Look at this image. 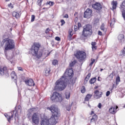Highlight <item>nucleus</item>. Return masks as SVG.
<instances>
[{
	"instance_id": "nucleus-1",
	"label": "nucleus",
	"mask_w": 125,
	"mask_h": 125,
	"mask_svg": "<svg viewBox=\"0 0 125 125\" xmlns=\"http://www.w3.org/2000/svg\"><path fill=\"white\" fill-rule=\"evenodd\" d=\"M42 45L39 42H34L31 46L30 52L33 56H36L38 59L41 57L46 58L47 56H49L50 52L48 53V51L45 50H40Z\"/></svg>"
},
{
	"instance_id": "nucleus-2",
	"label": "nucleus",
	"mask_w": 125,
	"mask_h": 125,
	"mask_svg": "<svg viewBox=\"0 0 125 125\" xmlns=\"http://www.w3.org/2000/svg\"><path fill=\"white\" fill-rule=\"evenodd\" d=\"M67 81H68V79L65 76H62L55 82V86L53 90H56V91L64 90L67 87Z\"/></svg>"
},
{
	"instance_id": "nucleus-3",
	"label": "nucleus",
	"mask_w": 125,
	"mask_h": 125,
	"mask_svg": "<svg viewBox=\"0 0 125 125\" xmlns=\"http://www.w3.org/2000/svg\"><path fill=\"white\" fill-rule=\"evenodd\" d=\"M92 33H93V31H92V25L87 24L83 27L82 34L80 38L82 40H86L87 37H90L92 35Z\"/></svg>"
},
{
	"instance_id": "nucleus-4",
	"label": "nucleus",
	"mask_w": 125,
	"mask_h": 125,
	"mask_svg": "<svg viewBox=\"0 0 125 125\" xmlns=\"http://www.w3.org/2000/svg\"><path fill=\"white\" fill-rule=\"evenodd\" d=\"M4 45V52L6 56V51L7 50H11V49H14L15 48V42L12 39L9 38H5L3 39Z\"/></svg>"
},
{
	"instance_id": "nucleus-5",
	"label": "nucleus",
	"mask_w": 125,
	"mask_h": 125,
	"mask_svg": "<svg viewBox=\"0 0 125 125\" xmlns=\"http://www.w3.org/2000/svg\"><path fill=\"white\" fill-rule=\"evenodd\" d=\"M74 56L79 60V62H83L86 58V53L83 51H78L74 54Z\"/></svg>"
},
{
	"instance_id": "nucleus-6",
	"label": "nucleus",
	"mask_w": 125,
	"mask_h": 125,
	"mask_svg": "<svg viewBox=\"0 0 125 125\" xmlns=\"http://www.w3.org/2000/svg\"><path fill=\"white\" fill-rule=\"evenodd\" d=\"M47 110H49L52 113V117L57 118L60 116V113L58 111V109L55 108L54 105H51L50 107H47Z\"/></svg>"
},
{
	"instance_id": "nucleus-7",
	"label": "nucleus",
	"mask_w": 125,
	"mask_h": 125,
	"mask_svg": "<svg viewBox=\"0 0 125 125\" xmlns=\"http://www.w3.org/2000/svg\"><path fill=\"white\" fill-rule=\"evenodd\" d=\"M0 74L1 76H4L5 78L9 77V72L6 66L0 67Z\"/></svg>"
},
{
	"instance_id": "nucleus-8",
	"label": "nucleus",
	"mask_w": 125,
	"mask_h": 125,
	"mask_svg": "<svg viewBox=\"0 0 125 125\" xmlns=\"http://www.w3.org/2000/svg\"><path fill=\"white\" fill-rule=\"evenodd\" d=\"M51 100L53 102H62L63 98H62L61 94H53L51 96Z\"/></svg>"
},
{
	"instance_id": "nucleus-9",
	"label": "nucleus",
	"mask_w": 125,
	"mask_h": 125,
	"mask_svg": "<svg viewBox=\"0 0 125 125\" xmlns=\"http://www.w3.org/2000/svg\"><path fill=\"white\" fill-rule=\"evenodd\" d=\"M32 121L33 124L35 125H39L40 123V118H39V115L36 113H34L32 116Z\"/></svg>"
},
{
	"instance_id": "nucleus-10",
	"label": "nucleus",
	"mask_w": 125,
	"mask_h": 125,
	"mask_svg": "<svg viewBox=\"0 0 125 125\" xmlns=\"http://www.w3.org/2000/svg\"><path fill=\"white\" fill-rule=\"evenodd\" d=\"M92 16V10L87 8L84 12L83 17L84 18H87V19L90 18Z\"/></svg>"
},
{
	"instance_id": "nucleus-11",
	"label": "nucleus",
	"mask_w": 125,
	"mask_h": 125,
	"mask_svg": "<svg viewBox=\"0 0 125 125\" xmlns=\"http://www.w3.org/2000/svg\"><path fill=\"white\" fill-rule=\"evenodd\" d=\"M92 8L95 9L96 10H101L102 9V5L99 2H96L95 4L92 5Z\"/></svg>"
},
{
	"instance_id": "nucleus-12",
	"label": "nucleus",
	"mask_w": 125,
	"mask_h": 125,
	"mask_svg": "<svg viewBox=\"0 0 125 125\" xmlns=\"http://www.w3.org/2000/svg\"><path fill=\"white\" fill-rule=\"evenodd\" d=\"M24 83L26 84H27V85H28L29 86H34V85H35V83H34V80H33V79H30L26 80L24 81Z\"/></svg>"
},
{
	"instance_id": "nucleus-13",
	"label": "nucleus",
	"mask_w": 125,
	"mask_h": 125,
	"mask_svg": "<svg viewBox=\"0 0 125 125\" xmlns=\"http://www.w3.org/2000/svg\"><path fill=\"white\" fill-rule=\"evenodd\" d=\"M48 121L49 125H56V120H55V117L53 116H51V117L49 119L47 120Z\"/></svg>"
},
{
	"instance_id": "nucleus-14",
	"label": "nucleus",
	"mask_w": 125,
	"mask_h": 125,
	"mask_svg": "<svg viewBox=\"0 0 125 125\" xmlns=\"http://www.w3.org/2000/svg\"><path fill=\"white\" fill-rule=\"evenodd\" d=\"M14 112H15V110H14L11 112V116L8 114H4L5 117L6 118V119H7V120L9 122V123H10V121H11V120H13V114Z\"/></svg>"
},
{
	"instance_id": "nucleus-15",
	"label": "nucleus",
	"mask_w": 125,
	"mask_h": 125,
	"mask_svg": "<svg viewBox=\"0 0 125 125\" xmlns=\"http://www.w3.org/2000/svg\"><path fill=\"white\" fill-rule=\"evenodd\" d=\"M118 108L119 107H118V106L111 107L109 109V113H111V114H115L117 112V109H118Z\"/></svg>"
},
{
	"instance_id": "nucleus-16",
	"label": "nucleus",
	"mask_w": 125,
	"mask_h": 125,
	"mask_svg": "<svg viewBox=\"0 0 125 125\" xmlns=\"http://www.w3.org/2000/svg\"><path fill=\"white\" fill-rule=\"evenodd\" d=\"M67 76V77H69V79H72V78H73V76H74V71H73V69H70L68 70Z\"/></svg>"
},
{
	"instance_id": "nucleus-17",
	"label": "nucleus",
	"mask_w": 125,
	"mask_h": 125,
	"mask_svg": "<svg viewBox=\"0 0 125 125\" xmlns=\"http://www.w3.org/2000/svg\"><path fill=\"white\" fill-rule=\"evenodd\" d=\"M111 5H112V10L114 11L117 9V7L118 6V1H112L111 2Z\"/></svg>"
},
{
	"instance_id": "nucleus-18",
	"label": "nucleus",
	"mask_w": 125,
	"mask_h": 125,
	"mask_svg": "<svg viewBox=\"0 0 125 125\" xmlns=\"http://www.w3.org/2000/svg\"><path fill=\"white\" fill-rule=\"evenodd\" d=\"M118 40L119 42H125V36L124 34H120L118 36Z\"/></svg>"
},
{
	"instance_id": "nucleus-19",
	"label": "nucleus",
	"mask_w": 125,
	"mask_h": 125,
	"mask_svg": "<svg viewBox=\"0 0 125 125\" xmlns=\"http://www.w3.org/2000/svg\"><path fill=\"white\" fill-rule=\"evenodd\" d=\"M11 77L12 79H15V83H17V81H16V79H17V75H16V74L15 73V71H12L11 73Z\"/></svg>"
},
{
	"instance_id": "nucleus-20",
	"label": "nucleus",
	"mask_w": 125,
	"mask_h": 125,
	"mask_svg": "<svg viewBox=\"0 0 125 125\" xmlns=\"http://www.w3.org/2000/svg\"><path fill=\"white\" fill-rule=\"evenodd\" d=\"M12 15L13 17H15V18H16L17 19H18V18H20V14H19V13H18L17 12H13L12 13Z\"/></svg>"
},
{
	"instance_id": "nucleus-21",
	"label": "nucleus",
	"mask_w": 125,
	"mask_h": 125,
	"mask_svg": "<svg viewBox=\"0 0 125 125\" xmlns=\"http://www.w3.org/2000/svg\"><path fill=\"white\" fill-rule=\"evenodd\" d=\"M41 125H49L48 120L47 119H44L41 122Z\"/></svg>"
},
{
	"instance_id": "nucleus-22",
	"label": "nucleus",
	"mask_w": 125,
	"mask_h": 125,
	"mask_svg": "<svg viewBox=\"0 0 125 125\" xmlns=\"http://www.w3.org/2000/svg\"><path fill=\"white\" fill-rule=\"evenodd\" d=\"M97 80L96 77L92 78L89 80V83L90 84H93L96 82Z\"/></svg>"
},
{
	"instance_id": "nucleus-23",
	"label": "nucleus",
	"mask_w": 125,
	"mask_h": 125,
	"mask_svg": "<svg viewBox=\"0 0 125 125\" xmlns=\"http://www.w3.org/2000/svg\"><path fill=\"white\" fill-rule=\"evenodd\" d=\"M21 106H18V109L17 111H16V114H15V117H17V114H18V113H20V114H21Z\"/></svg>"
},
{
	"instance_id": "nucleus-24",
	"label": "nucleus",
	"mask_w": 125,
	"mask_h": 125,
	"mask_svg": "<svg viewBox=\"0 0 125 125\" xmlns=\"http://www.w3.org/2000/svg\"><path fill=\"white\" fill-rule=\"evenodd\" d=\"M76 63H78V61L77 60L73 61L69 64V67H74V66L76 65Z\"/></svg>"
},
{
	"instance_id": "nucleus-25",
	"label": "nucleus",
	"mask_w": 125,
	"mask_h": 125,
	"mask_svg": "<svg viewBox=\"0 0 125 125\" xmlns=\"http://www.w3.org/2000/svg\"><path fill=\"white\" fill-rule=\"evenodd\" d=\"M73 102L69 104V105L68 106H67L66 107L67 111H70V110H71V108L72 106L73 105Z\"/></svg>"
},
{
	"instance_id": "nucleus-26",
	"label": "nucleus",
	"mask_w": 125,
	"mask_h": 125,
	"mask_svg": "<svg viewBox=\"0 0 125 125\" xmlns=\"http://www.w3.org/2000/svg\"><path fill=\"white\" fill-rule=\"evenodd\" d=\"M45 75L46 76V77H48V76H49V75L50 74V68L47 69L45 70Z\"/></svg>"
},
{
	"instance_id": "nucleus-27",
	"label": "nucleus",
	"mask_w": 125,
	"mask_h": 125,
	"mask_svg": "<svg viewBox=\"0 0 125 125\" xmlns=\"http://www.w3.org/2000/svg\"><path fill=\"white\" fill-rule=\"evenodd\" d=\"M92 95L87 94L85 98V101H88L90 98H91Z\"/></svg>"
},
{
	"instance_id": "nucleus-28",
	"label": "nucleus",
	"mask_w": 125,
	"mask_h": 125,
	"mask_svg": "<svg viewBox=\"0 0 125 125\" xmlns=\"http://www.w3.org/2000/svg\"><path fill=\"white\" fill-rule=\"evenodd\" d=\"M48 4L50 6H53V5H54V2L51 1H47L46 3V5H48Z\"/></svg>"
},
{
	"instance_id": "nucleus-29",
	"label": "nucleus",
	"mask_w": 125,
	"mask_h": 125,
	"mask_svg": "<svg viewBox=\"0 0 125 125\" xmlns=\"http://www.w3.org/2000/svg\"><path fill=\"white\" fill-rule=\"evenodd\" d=\"M100 19L98 18H97L94 20V24L97 25L99 23Z\"/></svg>"
},
{
	"instance_id": "nucleus-30",
	"label": "nucleus",
	"mask_w": 125,
	"mask_h": 125,
	"mask_svg": "<svg viewBox=\"0 0 125 125\" xmlns=\"http://www.w3.org/2000/svg\"><path fill=\"white\" fill-rule=\"evenodd\" d=\"M100 29L102 31H103V32H106V30L105 29V24L104 23H102L101 25Z\"/></svg>"
},
{
	"instance_id": "nucleus-31",
	"label": "nucleus",
	"mask_w": 125,
	"mask_h": 125,
	"mask_svg": "<svg viewBox=\"0 0 125 125\" xmlns=\"http://www.w3.org/2000/svg\"><path fill=\"white\" fill-rule=\"evenodd\" d=\"M91 76V74L90 73L88 74L86 77L85 78V81H86V82H88V80H89V78H90Z\"/></svg>"
},
{
	"instance_id": "nucleus-32",
	"label": "nucleus",
	"mask_w": 125,
	"mask_h": 125,
	"mask_svg": "<svg viewBox=\"0 0 125 125\" xmlns=\"http://www.w3.org/2000/svg\"><path fill=\"white\" fill-rule=\"evenodd\" d=\"M43 0H38L37 1V5H39V6H42V2Z\"/></svg>"
},
{
	"instance_id": "nucleus-33",
	"label": "nucleus",
	"mask_w": 125,
	"mask_h": 125,
	"mask_svg": "<svg viewBox=\"0 0 125 125\" xmlns=\"http://www.w3.org/2000/svg\"><path fill=\"white\" fill-rule=\"evenodd\" d=\"M102 96H101V94H100V95L95 94L94 95V98H95V99H99V98L102 97Z\"/></svg>"
},
{
	"instance_id": "nucleus-34",
	"label": "nucleus",
	"mask_w": 125,
	"mask_h": 125,
	"mask_svg": "<svg viewBox=\"0 0 125 125\" xmlns=\"http://www.w3.org/2000/svg\"><path fill=\"white\" fill-rule=\"evenodd\" d=\"M52 64L54 66H55L56 65H58V61L57 60H53L52 62Z\"/></svg>"
},
{
	"instance_id": "nucleus-35",
	"label": "nucleus",
	"mask_w": 125,
	"mask_h": 125,
	"mask_svg": "<svg viewBox=\"0 0 125 125\" xmlns=\"http://www.w3.org/2000/svg\"><path fill=\"white\" fill-rule=\"evenodd\" d=\"M121 82V79L120 78V76H118L116 79V83L118 84L119 83Z\"/></svg>"
},
{
	"instance_id": "nucleus-36",
	"label": "nucleus",
	"mask_w": 125,
	"mask_h": 125,
	"mask_svg": "<svg viewBox=\"0 0 125 125\" xmlns=\"http://www.w3.org/2000/svg\"><path fill=\"white\" fill-rule=\"evenodd\" d=\"M91 62L89 64V66H92V65L93 64V63H94V62H95V59H91Z\"/></svg>"
},
{
	"instance_id": "nucleus-37",
	"label": "nucleus",
	"mask_w": 125,
	"mask_h": 125,
	"mask_svg": "<svg viewBox=\"0 0 125 125\" xmlns=\"http://www.w3.org/2000/svg\"><path fill=\"white\" fill-rule=\"evenodd\" d=\"M76 80H77V77L73 78L71 81V83H76Z\"/></svg>"
},
{
	"instance_id": "nucleus-38",
	"label": "nucleus",
	"mask_w": 125,
	"mask_h": 125,
	"mask_svg": "<svg viewBox=\"0 0 125 125\" xmlns=\"http://www.w3.org/2000/svg\"><path fill=\"white\" fill-rule=\"evenodd\" d=\"M8 7H9L10 8H11V9H12V8H14V6H13V5L12 4V3H10V4H8Z\"/></svg>"
},
{
	"instance_id": "nucleus-39",
	"label": "nucleus",
	"mask_w": 125,
	"mask_h": 125,
	"mask_svg": "<svg viewBox=\"0 0 125 125\" xmlns=\"http://www.w3.org/2000/svg\"><path fill=\"white\" fill-rule=\"evenodd\" d=\"M68 33H69L68 38H69V39H71L72 37H73V34H72V31H69Z\"/></svg>"
},
{
	"instance_id": "nucleus-40",
	"label": "nucleus",
	"mask_w": 125,
	"mask_h": 125,
	"mask_svg": "<svg viewBox=\"0 0 125 125\" xmlns=\"http://www.w3.org/2000/svg\"><path fill=\"white\" fill-rule=\"evenodd\" d=\"M109 78H110L111 80H113V78H114V72H112L109 75Z\"/></svg>"
},
{
	"instance_id": "nucleus-41",
	"label": "nucleus",
	"mask_w": 125,
	"mask_h": 125,
	"mask_svg": "<svg viewBox=\"0 0 125 125\" xmlns=\"http://www.w3.org/2000/svg\"><path fill=\"white\" fill-rule=\"evenodd\" d=\"M85 92V88L84 87V86H83L81 89V92L82 93H84Z\"/></svg>"
},
{
	"instance_id": "nucleus-42",
	"label": "nucleus",
	"mask_w": 125,
	"mask_h": 125,
	"mask_svg": "<svg viewBox=\"0 0 125 125\" xmlns=\"http://www.w3.org/2000/svg\"><path fill=\"white\" fill-rule=\"evenodd\" d=\"M97 115L96 114H95L93 116L92 118L93 120H94L95 121H97Z\"/></svg>"
},
{
	"instance_id": "nucleus-43",
	"label": "nucleus",
	"mask_w": 125,
	"mask_h": 125,
	"mask_svg": "<svg viewBox=\"0 0 125 125\" xmlns=\"http://www.w3.org/2000/svg\"><path fill=\"white\" fill-rule=\"evenodd\" d=\"M4 45V42H3V39L2 41V42L0 41V48L1 47V46H3Z\"/></svg>"
},
{
	"instance_id": "nucleus-44",
	"label": "nucleus",
	"mask_w": 125,
	"mask_h": 125,
	"mask_svg": "<svg viewBox=\"0 0 125 125\" xmlns=\"http://www.w3.org/2000/svg\"><path fill=\"white\" fill-rule=\"evenodd\" d=\"M92 49L93 51H94V50H96L97 49V47L96 45L95 46H92Z\"/></svg>"
},
{
	"instance_id": "nucleus-45",
	"label": "nucleus",
	"mask_w": 125,
	"mask_h": 125,
	"mask_svg": "<svg viewBox=\"0 0 125 125\" xmlns=\"http://www.w3.org/2000/svg\"><path fill=\"white\" fill-rule=\"evenodd\" d=\"M61 26H63L64 24H65V21H64V20H61Z\"/></svg>"
},
{
	"instance_id": "nucleus-46",
	"label": "nucleus",
	"mask_w": 125,
	"mask_h": 125,
	"mask_svg": "<svg viewBox=\"0 0 125 125\" xmlns=\"http://www.w3.org/2000/svg\"><path fill=\"white\" fill-rule=\"evenodd\" d=\"M35 15H32L31 16V22H34L35 21Z\"/></svg>"
},
{
	"instance_id": "nucleus-47",
	"label": "nucleus",
	"mask_w": 125,
	"mask_h": 125,
	"mask_svg": "<svg viewBox=\"0 0 125 125\" xmlns=\"http://www.w3.org/2000/svg\"><path fill=\"white\" fill-rule=\"evenodd\" d=\"M94 94H100V92H99V90H96L94 91Z\"/></svg>"
},
{
	"instance_id": "nucleus-48",
	"label": "nucleus",
	"mask_w": 125,
	"mask_h": 125,
	"mask_svg": "<svg viewBox=\"0 0 125 125\" xmlns=\"http://www.w3.org/2000/svg\"><path fill=\"white\" fill-rule=\"evenodd\" d=\"M55 40L56 41H58V42H60L61 39H60L59 37H56Z\"/></svg>"
},
{
	"instance_id": "nucleus-49",
	"label": "nucleus",
	"mask_w": 125,
	"mask_h": 125,
	"mask_svg": "<svg viewBox=\"0 0 125 125\" xmlns=\"http://www.w3.org/2000/svg\"><path fill=\"white\" fill-rule=\"evenodd\" d=\"M49 28L46 29V30L45 31V34H48V33H49Z\"/></svg>"
},
{
	"instance_id": "nucleus-50",
	"label": "nucleus",
	"mask_w": 125,
	"mask_h": 125,
	"mask_svg": "<svg viewBox=\"0 0 125 125\" xmlns=\"http://www.w3.org/2000/svg\"><path fill=\"white\" fill-rule=\"evenodd\" d=\"M78 29H79L78 27V26L74 25V31L75 32H77V31H78Z\"/></svg>"
},
{
	"instance_id": "nucleus-51",
	"label": "nucleus",
	"mask_w": 125,
	"mask_h": 125,
	"mask_svg": "<svg viewBox=\"0 0 125 125\" xmlns=\"http://www.w3.org/2000/svg\"><path fill=\"white\" fill-rule=\"evenodd\" d=\"M18 71H21L22 72H23V68H22L21 67H18Z\"/></svg>"
},
{
	"instance_id": "nucleus-52",
	"label": "nucleus",
	"mask_w": 125,
	"mask_h": 125,
	"mask_svg": "<svg viewBox=\"0 0 125 125\" xmlns=\"http://www.w3.org/2000/svg\"><path fill=\"white\" fill-rule=\"evenodd\" d=\"M32 114L31 113H28L27 115V118L29 119L30 117H31Z\"/></svg>"
},
{
	"instance_id": "nucleus-53",
	"label": "nucleus",
	"mask_w": 125,
	"mask_h": 125,
	"mask_svg": "<svg viewBox=\"0 0 125 125\" xmlns=\"http://www.w3.org/2000/svg\"><path fill=\"white\" fill-rule=\"evenodd\" d=\"M65 98L66 99H69V98H70V94H66Z\"/></svg>"
},
{
	"instance_id": "nucleus-54",
	"label": "nucleus",
	"mask_w": 125,
	"mask_h": 125,
	"mask_svg": "<svg viewBox=\"0 0 125 125\" xmlns=\"http://www.w3.org/2000/svg\"><path fill=\"white\" fill-rule=\"evenodd\" d=\"M98 35L99 36H102V32L100 31V30H99L98 32Z\"/></svg>"
},
{
	"instance_id": "nucleus-55",
	"label": "nucleus",
	"mask_w": 125,
	"mask_h": 125,
	"mask_svg": "<svg viewBox=\"0 0 125 125\" xmlns=\"http://www.w3.org/2000/svg\"><path fill=\"white\" fill-rule=\"evenodd\" d=\"M91 45L92 46L96 45V42H92Z\"/></svg>"
},
{
	"instance_id": "nucleus-56",
	"label": "nucleus",
	"mask_w": 125,
	"mask_h": 125,
	"mask_svg": "<svg viewBox=\"0 0 125 125\" xmlns=\"http://www.w3.org/2000/svg\"><path fill=\"white\" fill-rule=\"evenodd\" d=\"M98 108H99V109H101V107H102V104H101V103L99 104L98 105Z\"/></svg>"
},
{
	"instance_id": "nucleus-57",
	"label": "nucleus",
	"mask_w": 125,
	"mask_h": 125,
	"mask_svg": "<svg viewBox=\"0 0 125 125\" xmlns=\"http://www.w3.org/2000/svg\"><path fill=\"white\" fill-rule=\"evenodd\" d=\"M81 26H82V24H81V23L78 22V26H77V27H78V29H80V27H81Z\"/></svg>"
},
{
	"instance_id": "nucleus-58",
	"label": "nucleus",
	"mask_w": 125,
	"mask_h": 125,
	"mask_svg": "<svg viewBox=\"0 0 125 125\" xmlns=\"http://www.w3.org/2000/svg\"><path fill=\"white\" fill-rule=\"evenodd\" d=\"M96 121H97V120H95L94 119H93V118H91L90 122H91V123H93V122H96Z\"/></svg>"
},
{
	"instance_id": "nucleus-59",
	"label": "nucleus",
	"mask_w": 125,
	"mask_h": 125,
	"mask_svg": "<svg viewBox=\"0 0 125 125\" xmlns=\"http://www.w3.org/2000/svg\"><path fill=\"white\" fill-rule=\"evenodd\" d=\"M10 62L12 64V63H14V60H12V58L10 59Z\"/></svg>"
},
{
	"instance_id": "nucleus-60",
	"label": "nucleus",
	"mask_w": 125,
	"mask_h": 125,
	"mask_svg": "<svg viewBox=\"0 0 125 125\" xmlns=\"http://www.w3.org/2000/svg\"><path fill=\"white\" fill-rule=\"evenodd\" d=\"M64 18H69V16L68 14H65V16H64Z\"/></svg>"
},
{
	"instance_id": "nucleus-61",
	"label": "nucleus",
	"mask_w": 125,
	"mask_h": 125,
	"mask_svg": "<svg viewBox=\"0 0 125 125\" xmlns=\"http://www.w3.org/2000/svg\"><path fill=\"white\" fill-rule=\"evenodd\" d=\"M100 79H101V77L99 76L98 78V82H101V80H100Z\"/></svg>"
},
{
	"instance_id": "nucleus-62",
	"label": "nucleus",
	"mask_w": 125,
	"mask_h": 125,
	"mask_svg": "<svg viewBox=\"0 0 125 125\" xmlns=\"http://www.w3.org/2000/svg\"><path fill=\"white\" fill-rule=\"evenodd\" d=\"M110 25L111 28H112L113 26H114V24H112V22L110 23Z\"/></svg>"
},
{
	"instance_id": "nucleus-63",
	"label": "nucleus",
	"mask_w": 125,
	"mask_h": 125,
	"mask_svg": "<svg viewBox=\"0 0 125 125\" xmlns=\"http://www.w3.org/2000/svg\"><path fill=\"white\" fill-rule=\"evenodd\" d=\"M53 94H60L57 92H54Z\"/></svg>"
},
{
	"instance_id": "nucleus-64",
	"label": "nucleus",
	"mask_w": 125,
	"mask_h": 125,
	"mask_svg": "<svg viewBox=\"0 0 125 125\" xmlns=\"http://www.w3.org/2000/svg\"><path fill=\"white\" fill-rule=\"evenodd\" d=\"M106 94H110V91H107L106 93Z\"/></svg>"
}]
</instances>
